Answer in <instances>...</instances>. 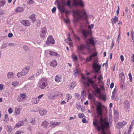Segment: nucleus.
<instances>
[{
  "label": "nucleus",
  "instance_id": "obj_1",
  "mask_svg": "<svg viewBox=\"0 0 134 134\" xmlns=\"http://www.w3.org/2000/svg\"><path fill=\"white\" fill-rule=\"evenodd\" d=\"M96 122L94 121L93 122V124L95 127H97V130L99 131L101 130H102V134H106L104 132V130L105 128H108L109 127V124L108 122L106 121L105 119H103L101 117L99 121Z\"/></svg>",
  "mask_w": 134,
  "mask_h": 134
},
{
  "label": "nucleus",
  "instance_id": "obj_2",
  "mask_svg": "<svg viewBox=\"0 0 134 134\" xmlns=\"http://www.w3.org/2000/svg\"><path fill=\"white\" fill-rule=\"evenodd\" d=\"M74 18L78 19H83L86 20L87 19L88 15L84 9H77L72 11Z\"/></svg>",
  "mask_w": 134,
  "mask_h": 134
},
{
  "label": "nucleus",
  "instance_id": "obj_3",
  "mask_svg": "<svg viewBox=\"0 0 134 134\" xmlns=\"http://www.w3.org/2000/svg\"><path fill=\"white\" fill-rule=\"evenodd\" d=\"M85 86L89 87L90 86V83L91 84L92 88L94 90V91L96 93L100 94V88H98L97 85L92 80V78L89 79L88 80V82L86 81H82L81 82Z\"/></svg>",
  "mask_w": 134,
  "mask_h": 134
},
{
  "label": "nucleus",
  "instance_id": "obj_4",
  "mask_svg": "<svg viewBox=\"0 0 134 134\" xmlns=\"http://www.w3.org/2000/svg\"><path fill=\"white\" fill-rule=\"evenodd\" d=\"M47 85V82L46 80L44 79H42L38 82L37 87L41 89H43L46 87Z\"/></svg>",
  "mask_w": 134,
  "mask_h": 134
},
{
  "label": "nucleus",
  "instance_id": "obj_5",
  "mask_svg": "<svg viewBox=\"0 0 134 134\" xmlns=\"http://www.w3.org/2000/svg\"><path fill=\"white\" fill-rule=\"evenodd\" d=\"M86 46L85 47L86 48L89 52H90L91 51V49L90 48L89 44H91L93 46L95 44L93 38L92 37L88 39V40L86 41Z\"/></svg>",
  "mask_w": 134,
  "mask_h": 134
},
{
  "label": "nucleus",
  "instance_id": "obj_6",
  "mask_svg": "<svg viewBox=\"0 0 134 134\" xmlns=\"http://www.w3.org/2000/svg\"><path fill=\"white\" fill-rule=\"evenodd\" d=\"M92 67L94 72H98L100 69L101 66L97 64V62L95 60H94L92 64Z\"/></svg>",
  "mask_w": 134,
  "mask_h": 134
},
{
  "label": "nucleus",
  "instance_id": "obj_7",
  "mask_svg": "<svg viewBox=\"0 0 134 134\" xmlns=\"http://www.w3.org/2000/svg\"><path fill=\"white\" fill-rule=\"evenodd\" d=\"M72 5L73 6L79 5L80 7L84 6L83 2L82 0H73Z\"/></svg>",
  "mask_w": 134,
  "mask_h": 134
},
{
  "label": "nucleus",
  "instance_id": "obj_8",
  "mask_svg": "<svg viewBox=\"0 0 134 134\" xmlns=\"http://www.w3.org/2000/svg\"><path fill=\"white\" fill-rule=\"evenodd\" d=\"M102 104L101 103H99L98 105L96 107V113L98 116H101L102 114Z\"/></svg>",
  "mask_w": 134,
  "mask_h": 134
},
{
  "label": "nucleus",
  "instance_id": "obj_9",
  "mask_svg": "<svg viewBox=\"0 0 134 134\" xmlns=\"http://www.w3.org/2000/svg\"><path fill=\"white\" fill-rule=\"evenodd\" d=\"M54 40L53 38V36L51 35H50L47 38L46 43L47 45H49L50 44H53L54 43Z\"/></svg>",
  "mask_w": 134,
  "mask_h": 134
},
{
  "label": "nucleus",
  "instance_id": "obj_10",
  "mask_svg": "<svg viewBox=\"0 0 134 134\" xmlns=\"http://www.w3.org/2000/svg\"><path fill=\"white\" fill-rule=\"evenodd\" d=\"M26 97V95L25 93H21L18 96L17 98V100L18 102L23 101L25 99Z\"/></svg>",
  "mask_w": 134,
  "mask_h": 134
},
{
  "label": "nucleus",
  "instance_id": "obj_11",
  "mask_svg": "<svg viewBox=\"0 0 134 134\" xmlns=\"http://www.w3.org/2000/svg\"><path fill=\"white\" fill-rule=\"evenodd\" d=\"M127 124V122L125 121L119 122L116 125V128L118 129H120L122 128L123 126L126 125Z\"/></svg>",
  "mask_w": 134,
  "mask_h": 134
},
{
  "label": "nucleus",
  "instance_id": "obj_12",
  "mask_svg": "<svg viewBox=\"0 0 134 134\" xmlns=\"http://www.w3.org/2000/svg\"><path fill=\"white\" fill-rule=\"evenodd\" d=\"M47 32V29L44 27L42 28L40 31V36L41 37L44 38L46 37V34Z\"/></svg>",
  "mask_w": 134,
  "mask_h": 134
},
{
  "label": "nucleus",
  "instance_id": "obj_13",
  "mask_svg": "<svg viewBox=\"0 0 134 134\" xmlns=\"http://www.w3.org/2000/svg\"><path fill=\"white\" fill-rule=\"evenodd\" d=\"M22 108V106L20 105L16 107L15 109V115H19L20 114V111L21 110Z\"/></svg>",
  "mask_w": 134,
  "mask_h": 134
},
{
  "label": "nucleus",
  "instance_id": "obj_14",
  "mask_svg": "<svg viewBox=\"0 0 134 134\" xmlns=\"http://www.w3.org/2000/svg\"><path fill=\"white\" fill-rule=\"evenodd\" d=\"M124 109L126 111H129L130 109V104L128 101L125 100L124 101Z\"/></svg>",
  "mask_w": 134,
  "mask_h": 134
},
{
  "label": "nucleus",
  "instance_id": "obj_15",
  "mask_svg": "<svg viewBox=\"0 0 134 134\" xmlns=\"http://www.w3.org/2000/svg\"><path fill=\"white\" fill-rule=\"evenodd\" d=\"M81 32L82 34L83 35L85 38H86L88 35L91 33V31H89L88 30H83L81 31Z\"/></svg>",
  "mask_w": 134,
  "mask_h": 134
},
{
  "label": "nucleus",
  "instance_id": "obj_16",
  "mask_svg": "<svg viewBox=\"0 0 134 134\" xmlns=\"http://www.w3.org/2000/svg\"><path fill=\"white\" fill-rule=\"evenodd\" d=\"M21 23L24 26H29L31 24L30 23L29 21L26 20H22L21 21Z\"/></svg>",
  "mask_w": 134,
  "mask_h": 134
},
{
  "label": "nucleus",
  "instance_id": "obj_17",
  "mask_svg": "<svg viewBox=\"0 0 134 134\" xmlns=\"http://www.w3.org/2000/svg\"><path fill=\"white\" fill-rule=\"evenodd\" d=\"M30 69V67L29 66L27 67L24 69L21 72L23 73V75H26L29 71Z\"/></svg>",
  "mask_w": 134,
  "mask_h": 134
},
{
  "label": "nucleus",
  "instance_id": "obj_18",
  "mask_svg": "<svg viewBox=\"0 0 134 134\" xmlns=\"http://www.w3.org/2000/svg\"><path fill=\"white\" fill-rule=\"evenodd\" d=\"M118 18L116 16H115L114 18H112L111 20L112 24L114 25L118 22Z\"/></svg>",
  "mask_w": 134,
  "mask_h": 134
},
{
  "label": "nucleus",
  "instance_id": "obj_19",
  "mask_svg": "<svg viewBox=\"0 0 134 134\" xmlns=\"http://www.w3.org/2000/svg\"><path fill=\"white\" fill-rule=\"evenodd\" d=\"M76 85V83L75 82H72L69 85V88L70 90H72L75 87Z\"/></svg>",
  "mask_w": 134,
  "mask_h": 134
},
{
  "label": "nucleus",
  "instance_id": "obj_20",
  "mask_svg": "<svg viewBox=\"0 0 134 134\" xmlns=\"http://www.w3.org/2000/svg\"><path fill=\"white\" fill-rule=\"evenodd\" d=\"M24 124V122L23 121H19L16 124L14 128L19 127L20 126L23 125Z\"/></svg>",
  "mask_w": 134,
  "mask_h": 134
},
{
  "label": "nucleus",
  "instance_id": "obj_21",
  "mask_svg": "<svg viewBox=\"0 0 134 134\" xmlns=\"http://www.w3.org/2000/svg\"><path fill=\"white\" fill-rule=\"evenodd\" d=\"M57 63L55 60H52L50 63V65L52 66L55 67L57 65Z\"/></svg>",
  "mask_w": 134,
  "mask_h": 134
},
{
  "label": "nucleus",
  "instance_id": "obj_22",
  "mask_svg": "<svg viewBox=\"0 0 134 134\" xmlns=\"http://www.w3.org/2000/svg\"><path fill=\"white\" fill-rule=\"evenodd\" d=\"M49 54L52 56H57L58 57H60L59 54H58L56 52H54L52 51H50L49 52Z\"/></svg>",
  "mask_w": 134,
  "mask_h": 134
},
{
  "label": "nucleus",
  "instance_id": "obj_23",
  "mask_svg": "<svg viewBox=\"0 0 134 134\" xmlns=\"http://www.w3.org/2000/svg\"><path fill=\"white\" fill-rule=\"evenodd\" d=\"M31 101L32 103L36 104L39 102V100L37 98H33L32 99Z\"/></svg>",
  "mask_w": 134,
  "mask_h": 134
},
{
  "label": "nucleus",
  "instance_id": "obj_24",
  "mask_svg": "<svg viewBox=\"0 0 134 134\" xmlns=\"http://www.w3.org/2000/svg\"><path fill=\"white\" fill-rule=\"evenodd\" d=\"M41 125L44 127H46L48 125V122L46 121H44L42 122Z\"/></svg>",
  "mask_w": 134,
  "mask_h": 134
},
{
  "label": "nucleus",
  "instance_id": "obj_25",
  "mask_svg": "<svg viewBox=\"0 0 134 134\" xmlns=\"http://www.w3.org/2000/svg\"><path fill=\"white\" fill-rule=\"evenodd\" d=\"M61 78L58 75H56L55 78V80L56 82H59L61 81Z\"/></svg>",
  "mask_w": 134,
  "mask_h": 134
},
{
  "label": "nucleus",
  "instance_id": "obj_26",
  "mask_svg": "<svg viewBox=\"0 0 134 134\" xmlns=\"http://www.w3.org/2000/svg\"><path fill=\"white\" fill-rule=\"evenodd\" d=\"M24 10V8L23 7H19L17 8L15 10L16 12L17 13L23 12Z\"/></svg>",
  "mask_w": 134,
  "mask_h": 134
},
{
  "label": "nucleus",
  "instance_id": "obj_27",
  "mask_svg": "<svg viewBox=\"0 0 134 134\" xmlns=\"http://www.w3.org/2000/svg\"><path fill=\"white\" fill-rule=\"evenodd\" d=\"M79 72V71L76 68L74 70V75L75 77H76L78 75L81 74Z\"/></svg>",
  "mask_w": 134,
  "mask_h": 134
},
{
  "label": "nucleus",
  "instance_id": "obj_28",
  "mask_svg": "<svg viewBox=\"0 0 134 134\" xmlns=\"http://www.w3.org/2000/svg\"><path fill=\"white\" fill-rule=\"evenodd\" d=\"M39 112L41 115H43L46 113L47 111L45 109H43L42 110H40Z\"/></svg>",
  "mask_w": 134,
  "mask_h": 134
},
{
  "label": "nucleus",
  "instance_id": "obj_29",
  "mask_svg": "<svg viewBox=\"0 0 134 134\" xmlns=\"http://www.w3.org/2000/svg\"><path fill=\"white\" fill-rule=\"evenodd\" d=\"M99 98L103 100H106V96L105 94L101 95L100 93L99 94Z\"/></svg>",
  "mask_w": 134,
  "mask_h": 134
},
{
  "label": "nucleus",
  "instance_id": "obj_30",
  "mask_svg": "<svg viewBox=\"0 0 134 134\" xmlns=\"http://www.w3.org/2000/svg\"><path fill=\"white\" fill-rule=\"evenodd\" d=\"M59 123L58 122H51L50 123V125L51 126H55L56 125H59Z\"/></svg>",
  "mask_w": 134,
  "mask_h": 134
},
{
  "label": "nucleus",
  "instance_id": "obj_31",
  "mask_svg": "<svg viewBox=\"0 0 134 134\" xmlns=\"http://www.w3.org/2000/svg\"><path fill=\"white\" fill-rule=\"evenodd\" d=\"M66 97L67 99V102H68L69 101V100L71 99L72 98V96L71 94L69 93H67L66 94Z\"/></svg>",
  "mask_w": 134,
  "mask_h": 134
},
{
  "label": "nucleus",
  "instance_id": "obj_32",
  "mask_svg": "<svg viewBox=\"0 0 134 134\" xmlns=\"http://www.w3.org/2000/svg\"><path fill=\"white\" fill-rule=\"evenodd\" d=\"M85 44H81L80 46H78L77 47L79 49L81 50H83L85 47Z\"/></svg>",
  "mask_w": 134,
  "mask_h": 134
},
{
  "label": "nucleus",
  "instance_id": "obj_33",
  "mask_svg": "<svg viewBox=\"0 0 134 134\" xmlns=\"http://www.w3.org/2000/svg\"><path fill=\"white\" fill-rule=\"evenodd\" d=\"M19 84V82L17 81H14L12 82V85L14 87H16L18 86Z\"/></svg>",
  "mask_w": 134,
  "mask_h": 134
},
{
  "label": "nucleus",
  "instance_id": "obj_34",
  "mask_svg": "<svg viewBox=\"0 0 134 134\" xmlns=\"http://www.w3.org/2000/svg\"><path fill=\"white\" fill-rule=\"evenodd\" d=\"M119 77L121 78V80H124L125 78L124 73L123 72L120 73L119 75Z\"/></svg>",
  "mask_w": 134,
  "mask_h": 134
},
{
  "label": "nucleus",
  "instance_id": "obj_35",
  "mask_svg": "<svg viewBox=\"0 0 134 134\" xmlns=\"http://www.w3.org/2000/svg\"><path fill=\"white\" fill-rule=\"evenodd\" d=\"M7 131L8 132L10 133L12 130V129L11 126H7Z\"/></svg>",
  "mask_w": 134,
  "mask_h": 134
},
{
  "label": "nucleus",
  "instance_id": "obj_36",
  "mask_svg": "<svg viewBox=\"0 0 134 134\" xmlns=\"http://www.w3.org/2000/svg\"><path fill=\"white\" fill-rule=\"evenodd\" d=\"M5 3V0H2L0 1V7H3Z\"/></svg>",
  "mask_w": 134,
  "mask_h": 134
},
{
  "label": "nucleus",
  "instance_id": "obj_37",
  "mask_svg": "<svg viewBox=\"0 0 134 134\" xmlns=\"http://www.w3.org/2000/svg\"><path fill=\"white\" fill-rule=\"evenodd\" d=\"M78 117L80 118H82L85 117L84 114L81 113H79L78 114Z\"/></svg>",
  "mask_w": 134,
  "mask_h": 134
},
{
  "label": "nucleus",
  "instance_id": "obj_38",
  "mask_svg": "<svg viewBox=\"0 0 134 134\" xmlns=\"http://www.w3.org/2000/svg\"><path fill=\"white\" fill-rule=\"evenodd\" d=\"M13 73L12 72H9L7 75L8 78L10 79L13 77Z\"/></svg>",
  "mask_w": 134,
  "mask_h": 134
},
{
  "label": "nucleus",
  "instance_id": "obj_39",
  "mask_svg": "<svg viewBox=\"0 0 134 134\" xmlns=\"http://www.w3.org/2000/svg\"><path fill=\"white\" fill-rule=\"evenodd\" d=\"M29 18L33 21H35V15L34 14L31 15L30 17Z\"/></svg>",
  "mask_w": 134,
  "mask_h": 134
},
{
  "label": "nucleus",
  "instance_id": "obj_40",
  "mask_svg": "<svg viewBox=\"0 0 134 134\" xmlns=\"http://www.w3.org/2000/svg\"><path fill=\"white\" fill-rule=\"evenodd\" d=\"M93 59V58L91 55H90L86 58V62H88L91 61Z\"/></svg>",
  "mask_w": 134,
  "mask_h": 134
},
{
  "label": "nucleus",
  "instance_id": "obj_41",
  "mask_svg": "<svg viewBox=\"0 0 134 134\" xmlns=\"http://www.w3.org/2000/svg\"><path fill=\"white\" fill-rule=\"evenodd\" d=\"M131 35L132 39L133 40V42H134V33L133 30H131Z\"/></svg>",
  "mask_w": 134,
  "mask_h": 134
},
{
  "label": "nucleus",
  "instance_id": "obj_42",
  "mask_svg": "<svg viewBox=\"0 0 134 134\" xmlns=\"http://www.w3.org/2000/svg\"><path fill=\"white\" fill-rule=\"evenodd\" d=\"M70 3L71 2L69 0H68L66 2V5L70 8H71V6L70 4Z\"/></svg>",
  "mask_w": 134,
  "mask_h": 134
},
{
  "label": "nucleus",
  "instance_id": "obj_43",
  "mask_svg": "<svg viewBox=\"0 0 134 134\" xmlns=\"http://www.w3.org/2000/svg\"><path fill=\"white\" fill-rule=\"evenodd\" d=\"M74 38L76 40H77L78 41H79L80 40V37L79 36H78L75 35H74Z\"/></svg>",
  "mask_w": 134,
  "mask_h": 134
},
{
  "label": "nucleus",
  "instance_id": "obj_44",
  "mask_svg": "<svg viewBox=\"0 0 134 134\" xmlns=\"http://www.w3.org/2000/svg\"><path fill=\"white\" fill-rule=\"evenodd\" d=\"M103 82H102L100 83V89L104 91L105 89L104 87L103 86Z\"/></svg>",
  "mask_w": 134,
  "mask_h": 134
},
{
  "label": "nucleus",
  "instance_id": "obj_45",
  "mask_svg": "<svg viewBox=\"0 0 134 134\" xmlns=\"http://www.w3.org/2000/svg\"><path fill=\"white\" fill-rule=\"evenodd\" d=\"M129 76L130 78V82H132V78L131 73H129Z\"/></svg>",
  "mask_w": 134,
  "mask_h": 134
},
{
  "label": "nucleus",
  "instance_id": "obj_46",
  "mask_svg": "<svg viewBox=\"0 0 134 134\" xmlns=\"http://www.w3.org/2000/svg\"><path fill=\"white\" fill-rule=\"evenodd\" d=\"M93 97V95L91 94H89L88 96V98L89 99H92Z\"/></svg>",
  "mask_w": 134,
  "mask_h": 134
},
{
  "label": "nucleus",
  "instance_id": "obj_47",
  "mask_svg": "<svg viewBox=\"0 0 134 134\" xmlns=\"http://www.w3.org/2000/svg\"><path fill=\"white\" fill-rule=\"evenodd\" d=\"M8 119V115L7 114L5 115L4 116V121H7Z\"/></svg>",
  "mask_w": 134,
  "mask_h": 134
},
{
  "label": "nucleus",
  "instance_id": "obj_48",
  "mask_svg": "<svg viewBox=\"0 0 134 134\" xmlns=\"http://www.w3.org/2000/svg\"><path fill=\"white\" fill-rule=\"evenodd\" d=\"M34 3V2L32 0H30L28 1L27 2V4H33Z\"/></svg>",
  "mask_w": 134,
  "mask_h": 134
},
{
  "label": "nucleus",
  "instance_id": "obj_49",
  "mask_svg": "<svg viewBox=\"0 0 134 134\" xmlns=\"http://www.w3.org/2000/svg\"><path fill=\"white\" fill-rule=\"evenodd\" d=\"M103 79L102 76L101 75H99V76L98 77V80L99 81V82H100L101 80Z\"/></svg>",
  "mask_w": 134,
  "mask_h": 134
},
{
  "label": "nucleus",
  "instance_id": "obj_50",
  "mask_svg": "<svg viewBox=\"0 0 134 134\" xmlns=\"http://www.w3.org/2000/svg\"><path fill=\"white\" fill-rule=\"evenodd\" d=\"M17 75L18 77H21L23 75L22 72H18L17 73Z\"/></svg>",
  "mask_w": 134,
  "mask_h": 134
},
{
  "label": "nucleus",
  "instance_id": "obj_51",
  "mask_svg": "<svg viewBox=\"0 0 134 134\" xmlns=\"http://www.w3.org/2000/svg\"><path fill=\"white\" fill-rule=\"evenodd\" d=\"M97 52H95V53H93L91 56L93 58V57H96L97 56Z\"/></svg>",
  "mask_w": 134,
  "mask_h": 134
},
{
  "label": "nucleus",
  "instance_id": "obj_52",
  "mask_svg": "<svg viewBox=\"0 0 134 134\" xmlns=\"http://www.w3.org/2000/svg\"><path fill=\"white\" fill-rule=\"evenodd\" d=\"M82 121L84 123H88V121L85 118H83L82 120Z\"/></svg>",
  "mask_w": 134,
  "mask_h": 134
},
{
  "label": "nucleus",
  "instance_id": "obj_53",
  "mask_svg": "<svg viewBox=\"0 0 134 134\" xmlns=\"http://www.w3.org/2000/svg\"><path fill=\"white\" fill-rule=\"evenodd\" d=\"M59 9L61 13H62L64 12V9L62 7L59 8Z\"/></svg>",
  "mask_w": 134,
  "mask_h": 134
},
{
  "label": "nucleus",
  "instance_id": "obj_54",
  "mask_svg": "<svg viewBox=\"0 0 134 134\" xmlns=\"http://www.w3.org/2000/svg\"><path fill=\"white\" fill-rule=\"evenodd\" d=\"M114 40H113L112 41V42L111 43V45L110 46V48L111 49L113 48V47L114 46Z\"/></svg>",
  "mask_w": 134,
  "mask_h": 134
},
{
  "label": "nucleus",
  "instance_id": "obj_55",
  "mask_svg": "<svg viewBox=\"0 0 134 134\" xmlns=\"http://www.w3.org/2000/svg\"><path fill=\"white\" fill-rule=\"evenodd\" d=\"M36 122V121L34 119H32L31 121V122L33 125L35 124Z\"/></svg>",
  "mask_w": 134,
  "mask_h": 134
},
{
  "label": "nucleus",
  "instance_id": "obj_56",
  "mask_svg": "<svg viewBox=\"0 0 134 134\" xmlns=\"http://www.w3.org/2000/svg\"><path fill=\"white\" fill-rule=\"evenodd\" d=\"M8 112L9 114H11L13 112V109L11 108H10L8 109Z\"/></svg>",
  "mask_w": 134,
  "mask_h": 134
},
{
  "label": "nucleus",
  "instance_id": "obj_57",
  "mask_svg": "<svg viewBox=\"0 0 134 134\" xmlns=\"http://www.w3.org/2000/svg\"><path fill=\"white\" fill-rule=\"evenodd\" d=\"M43 96L44 95L43 94H42L39 96L37 98L38 99H39V100H40V99H41Z\"/></svg>",
  "mask_w": 134,
  "mask_h": 134
},
{
  "label": "nucleus",
  "instance_id": "obj_58",
  "mask_svg": "<svg viewBox=\"0 0 134 134\" xmlns=\"http://www.w3.org/2000/svg\"><path fill=\"white\" fill-rule=\"evenodd\" d=\"M119 10H120V8H119V6H118V9H117V11H116V14L117 15H118L119 14Z\"/></svg>",
  "mask_w": 134,
  "mask_h": 134
},
{
  "label": "nucleus",
  "instance_id": "obj_59",
  "mask_svg": "<svg viewBox=\"0 0 134 134\" xmlns=\"http://www.w3.org/2000/svg\"><path fill=\"white\" fill-rule=\"evenodd\" d=\"M56 8L55 7H54L52 9V13H54L55 12L56 10Z\"/></svg>",
  "mask_w": 134,
  "mask_h": 134
},
{
  "label": "nucleus",
  "instance_id": "obj_60",
  "mask_svg": "<svg viewBox=\"0 0 134 134\" xmlns=\"http://www.w3.org/2000/svg\"><path fill=\"white\" fill-rule=\"evenodd\" d=\"M3 88V85L0 84V91H2Z\"/></svg>",
  "mask_w": 134,
  "mask_h": 134
},
{
  "label": "nucleus",
  "instance_id": "obj_61",
  "mask_svg": "<svg viewBox=\"0 0 134 134\" xmlns=\"http://www.w3.org/2000/svg\"><path fill=\"white\" fill-rule=\"evenodd\" d=\"M4 13L3 10H0V15H3Z\"/></svg>",
  "mask_w": 134,
  "mask_h": 134
},
{
  "label": "nucleus",
  "instance_id": "obj_62",
  "mask_svg": "<svg viewBox=\"0 0 134 134\" xmlns=\"http://www.w3.org/2000/svg\"><path fill=\"white\" fill-rule=\"evenodd\" d=\"M13 36V34L12 33H10L8 34V36L9 37H11Z\"/></svg>",
  "mask_w": 134,
  "mask_h": 134
},
{
  "label": "nucleus",
  "instance_id": "obj_63",
  "mask_svg": "<svg viewBox=\"0 0 134 134\" xmlns=\"http://www.w3.org/2000/svg\"><path fill=\"white\" fill-rule=\"evenodd\" d=\"M94 26V25L93 24H91V25H89L88 26V27L90 29L93 28Z\"/></svg>",
  "mask_w": 134,
  "mask_h": 134
},
{
  "label": "nucleus",
  "instance_id": "obj_64",
  "mask_svg": "<svg viewBox=\"0 0 134 134\" xmlns=\"http://www.w3.org/2000/svg\"><path fill=\"white\" fill-rule=\"evenodd\" d=\"M21 132L20 131H17L14 134H21Z\"/></svg>",
  "mask_w": 134,
  "mask_h": 134
}]
</instances>
